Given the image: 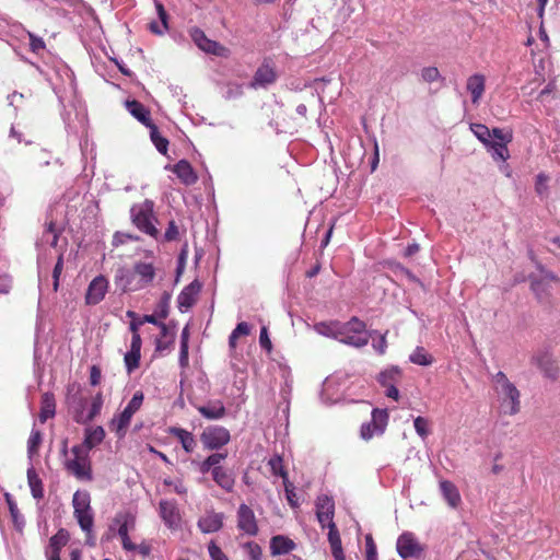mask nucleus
Masks as SVG:
<instances>
[{
    "label": "nucleus",
    "mask_w": 560,
    "mask_h": 560,
    "mask_svg": "<svg viewBox=\"0 0 560 560\" xmlns=\"http://www.w3.org/2000/svg\"><path fill=\"white\" fill-rule=\"evenodd\" d=\"M244 549L248 553L250 560H261L262 550L255 541L245 542Z\"/></svg>",
    "instance_id": "603ef678"
},
{
    "label": "nucleus",
    "mask_w": 560,
    "mask_h": 560,
    "mask_svg": "<svg viewBox=\"0 0 560 560\" xmlns=\"http://www.w3.org/2000/svg\"><path fill=\"white\" fill-rule=\"evenodd\" d=\"M317 521L322 528H328L335 517V501L328 494H320L315 502Z\"/></svg>",
    "instance_id": "4468645a"
},
{
    "label": "nucleus",
    "mask_w": 560,
    "mask_h": 560,
    "mask_svg": "<svg viewBox=\"0 0 560 560\" xmlns=\"http://www.w3.org/2000/svg\"><path fill=\"white\" fill-rule=\"evenodd\" d=\"M173 342L174 338H171L170 340H165V338H158L155 342V349L156 351L168 350V348L172 347Z\"/></svg>",
    "instance_id": "774afa93"
},
{
    "label": "nucleus",
    "mask_w": 560,
    "mask_h": 560,
    "mask_svg": "<svg viewBox=\"0 0 560 560\" xmlns=\"http://www.w3.org/2000/svg\"><path fill=\"white\" fill-rule=\"evenodd\" d=\"M486 79L483 74H472L467 79V90L470 93L471 102L477 104L482 97Z\"/></svg>",
    "instance_id": "c756f323"
},
{
    "label": "nucleus",
    "mask_w": 560,
    "mask_h": 560,
    "mask_svg": "<svg viewBox=\"0 0 560 560\" xmlns=\"http://www.w3.org/2000/svg\"><path fill=\"white\" fill-rule=\"evenodd\" d=\"M492 137H494L495 139H490L488 150H491L492 158L494 160H501V162H505V160L510 158L509 143L513 139V132L511 131V129L504 131V129L502 128H493Z\"/></svg>",
    "instance_id": "6e6552de"
},
{
    "label": "nucleus",
    "mask_w": 560,
    "mask_h": 560,
    "mask_svg": "<svg viewBox=\"0 0 560 560\" xmlns=\"http://www.w3.org/2000/svg\"><path fill=\"white\" fill-rule=\"evenodd\" d=\"M142 338L141 336H131L130 350L141 359Z\"/></svg>",
    "instance_id": "69168bd1"
},
{
    "label": "nucleus",
    "mask_w": 560,
    "mask_h": 560,
    "mask_svg": "<svg viewBox=\"0 0 560 560\" xmlns=\"http://www.w3.org/2000/svg\"><path fill=\"white\" fill-rule=\"evenodd\" d=\"M155 214L153 210V202L152 201H144L140 206H133L131 207V221L137 228L148 234L149 236H152L154 238H158L160 232L154 223Z\"/></svg>",
    "instance_id": "39448f33"
},
{
    "label": "nucleus",
    "mask_w": 560,
    "mask_h": 560,
    "mask_svg": "<svg viewBox=\"0 0 560 560\" xmlns=\"http://www.w3.org/2000/svg\"><path fill=\"white\" fill-rule=\"evenodd\" d=\"M376 378L380 385L384 387L385 395L388 398H393L395 400H398L400 398V393L397 387L398 383H400L402 378V372L400 368H387L384 371L380 372Z\"/></svg>",
    "instance_id": "9d476101"
},
{
    "label": "nucleus",
    "mask_w": 560,
    "mask_h": 560,
    "mask_svg": "<svg viewBox=\"0 0 560 560\" xmlns=\"http://www.w3.org/2000/svg\"><path fill=\"white\" fill-rule=\"evenodd\" d=\"M440 491L448 506L456 509L460 505L462 497L458 491V488L456 487V485L453 483V481H440Z\"/></svg>",
    "instance_id": "393cba45"
},
{
    "label": "nucleus",
    "mask_w": 560,
    "mask_h": 560,
    "mask_svg": "<svg viewBox=\"0 0 560 560\" xmlns=\"http://www.w3.org/2000/svg\"><path fill=\"white\" fill-rule=\"evenodd\" d=\"M366 560H377V546L371 534L365 537Z\"/></svg>",
    "instance_id": "6e6d98bb"
},
{
    "label": "nucleus",
    "mask_w": 560,
    "mask_h": 560,
    "mask_svg": "<svg viewBox=\"0 0 560 560\" xmlns=\"http://www.w3.org/2000/svg\"><path fill=\"white\" fill-rule=\"evenodd\" d=\"M135 273L136 277H139L136 281V284L139 285V290L144 289V287L152 284L155 278V268L152 262H135Z\"/></svg>",
    "instance_id": "412c9836"
},
{
    "label": "nucleus",
    "mask_w": 560,
    "mask_h": 560,
    "mask_svg": "<svg viewBox=\"0 0 560 560\" xmlns=\"http://www.w3.org/2000/svg\"><path fill=\"white\" fill-rule=\"evenodd\" d=\"M409 360L419 365H430L433 362L431 354L421 346L416 347V349L410 353Z\"/></svg>",
    "instance_id": "4c0bfd02"
},
{
    "label": "nucleus",
    "mask_w": 560,
    "mask_h": 560,
    "mask_svg": "<svg viewBox=\"0 0 560 560\" xmlns=\"http://www.w3.org/2000/svg\"><path fill=\"white\" fill-rule=\"evenodd\" d=\"M108 280L104 276L95 277L91 283H89L85 292L86 304H97L102 302L108 290Z\"/></svg>",
    "instance_id": "2eb2a0df"
},
{
    "label": "nucleus",
    "mask_w": 560,
    "mask_h": 560,
    "mask_svg": "<svg viewBox=\"0 0 560 560\" xmlns=\"http://www.w3.org/2000/svg\"><path fill=\"white\" fill-rule=\"evenodd\" d=\"M125 106L136 119H138L141 124L149 128L150 122L152 120L149 107L143 105V103L136 101V98H132L131 101H126Z\"/></svg>",
    "instance_id": "b1692460"
},
{
    "label": "nucleus",
    "mask_w": 560,
    "mask_h": 560,
    "mask_svg": "<svg viewBox=\"0 0 560 560\" xmlns=\"http://www.w3.org/2000/svg\"><path fill=\"white\" fill-rule=\"evenodd\" d=\"M190 37L192 42L196 43V45L199 47V49L206 51V54L221 56L222 58H229L231 55V49L226 48L224 45H221L218 40L209 39L205 31H202L200 27L190 28Z\"/></svg>",
    "instance_id": "0eeeda50"
},
{
    "label": "nucleus",
    "mask_w": 560,
    "mask_h": 560,
    "mask_svg": "<svg viewBox=\"0 0 560 560\" xmlns=\"http://www.w3.org/2000/svg\"><path fill=\"white\" fill-rule=\"evenodd\" d=\"M295 545L292 538L285 536H276L270 540L271 555H285L294 550Z\"/></svg>",
    "instance_id": "72a5a7b5"
},
{
    "label": "nucleus",
    "mask_w": 560,
    "mask_h": 560,
    "mask_svg": "<svg viewBox=\"0 0 560 560\" xmlns=\"http://www.w3.org/2000/svg\"><path fill=\"white\" fill-rule=\"evenodd\" d=\"M56 398L52 393H44L40 399L39 421L46 423L56 415Z\"/></svg>",
    "instance_id": "c85d7f7f"
},
{
    "label": "nucleus",
    "mask_w": 560,
    "mask_h": 560,
    "mask_svg": "<svg viewBox=\"0 0 560 560\" xmlns=\"http://www.w3.org/2000/svg\"><path fill=\"white\" fill-rule=\"evenodd\" d=\"M102 407H103V394L98 393L92 399L90 410L86 411V423H89V421H92L93 419H95L96 416L100 415Z\"/></svg>",
    "instance_id": "a18cd8bd"
},
{
    "label": "nucleus",
    "mask_w": 560,
    "mask_h": 560,
    "mask_svg": "<svg viewBox=\"0 0 560 560\" xmlns=\"http://www.w3.org/2000/svg\"><path fill=\"white\" fill-rule=\"evenodd\" d=\"M327 528H328L327 537H328V541L330 545V550H331V555H332L334 559L335 560H346L345 551H343L342 545H341V536H340V533L338 530V527H337L335 521H332Z\"/></svg>",
    "instance_id": "5701e85b"
},
{
    "label": "nucleus",
    "mask_w": 560,
    "mask_h": 560,
    "mask_svg": "<svg viewBox=\"0 0 560 560\" xmlns=\"http://www.w3.org/2000/svg\"><path fill=\"white\" fill-rule=\"evenodd\" d=\"M237 518V529L250 537L257 535L259 533V527L257 523V516L250 506L246 505V503H242L236 512Z\"/></svg>",
    "instance_id": "ddd939ff"
},
{
    "label": "nucleus",
    "mask_w": 560,
    "mask_h": 560,
    "mask_svg": "<svg viewBox=\"0 0 560 560\" xmlns=\"http://www.w3.org/2000/svg\"><path fill=\"white\" fill-rule=\"evenodd\" d=\"M373 348L380 354H384V352H386V349H387V336H386V334H382L380 336V339L377 341H374Z\"/></svg>",
    "instance_id": "0e129e2a"
},
{
    "label": "nucleus",
    "mask_w": 560,
    "mask_h": 560,
    "mask_svg": "<svg viewBox=\"0 0 560 560\" xmlns=\"http://www.w3.org/2000/svg\"><path fill=\"white\" fill-rule=\"evenodd\" d=\"M63 271V254H59L52 269V290L57 291L60 284V276Z\"/></svg>",
    "instance_id": "49530a36"
},
{
    "label": "nucleus",
    "mask_w": 560,
    "mask_h": 560,
    "mask_svg": "<svg viewBox=\"0 0 560 560\" xmlns=\"http://www.w3.org/2000/svg\"><path fill=\"white\" fill-rule=\"evenodd\" d=\"M27 477H28V483H30V487L32 490L33 498L42 499L44 495V488H43L40 479H38L36 474L32 472V471L27 472Z\"/></svg>",
    "instance_id": "37998d69"
},
{
    "label": "nucleus",
    "mask_w": 560,
    "mask_h": 560,
    "mask_svg": "<svg viewBox=\"0 0 560 560\" xmlns=\"http://www.w3.org/2000/svg\"><path fill=\"white\" fill-rule=\"evenodd\" d=\"M396 549L402 559L407 557H420L424 552V547L419 542L413 533H402L397 538Z\"/></svg>",
    "instance_id": "f8f14e48"
},
{
    "label": "nucleus",
    "mask_w": 560,
    "mask_h": 560,
    "mask_svg": "<svg viewBox=\"0 0 560 560\" xmlns=\"http://www.w3.org/2000/svg\"><path fill=\"white\" fill-rule=\"evenodd\" d=\"M226 457V454H221V453H214V454H211L209 455L206 459H203V462L200 464L199 466V469L201 472H209V471H213V468L214 467H218L220 463H222V460H224Z\"/></svg>",
    "instance_id": "ea45409f"
},
{
    "label": "nucleus",
    "mask_w": 560,
    "mask_h": 560,
    "mask_svg": "<svg viewBox=\"0 0 560 560\" xmlns=\"http://www.w3.org/2000/svg\"><path fill=\"white\" fill-rule=\"evenodd\" d=\"M74 515H79L83 509H90V493L88 492H75L72 499Z\"/></svg>",
    "instance_id": "a19ab883"
},
{
    "label": "nucleus",
    "mask_w": 560,
    "mask_h": 560,
    "mask_svg": "<svg viewBox=\"0 0 560 560\" xmlns=\"http://www.w3.org/2000/svg\"><path fill=\"white\" fill-rule=\"evenodd\" d=\"M68 405L75 423H86V398L80 393H75L68 397Z\"/></svg>",
    "instance_id": "6ab92c4d"
},
{
    "label": "nucleus",
    "mask_w": 560,
    "mask_h": 560,
    "mask_svg": "<svg viewBox=\"0 0 560 560\" xmlns=\"http://www.w3.org/2000/svg\"><path fill=\"white\" fill-rule=\"evenodd\" d=\"M148 128L150 129L151 140L155 144L158 151L162 154L167 153L168 140L161 136L158 125H155L152 119Z\"/></svg>",
    "instance_id": "c9c22d12"
},
{
    "label": "nucleus",
    "mask_w": 560,
    "mask_h": 560,
    "mask_svg": "<svg viewBox=\"0 0 560 560\" xmlns=\"http://www.w3.org/2000/svg\"><path fill=\"white\" fill-rule=\"evenodd\" d=\"M389 413L386 409H373L372 419L363 423L360 428V436L364 441H370L374 436H381L388 425Z\"/></svg>",
    "instance_id": "423d86ee"
},
{
    "label": "nucleus",
    "mask_w": 560,
    "mask_h": 560,
    "mask_svg": "<svg viewBox=\"0 0 560 560\" xmlns=\"http://www.w3.org/2000/svg\"><path fill=\"white\" fill-rule=\"evenodd\" d=\"M116 284L120 285L122 291H135L139 290V285L136 284L135 267L132 270L128 268H118L115 275Z\"/></svg>",
    "instance_id": "cd10ccee"
},
{
    "label": "nucleus",
    "mask_w": 560,
    "mask_h": 560,
    "mask_svg": "<svg viewBox=\"0 0 560 560\" xmlns=\"http://www.w3.org/2000/svg\"><path fill=\"white\" fill-rule=\"evenodd\" d=\"M82 530L90 534L93 527V512L89 505V510H83L75 516Z\"/></svg>",
    "instance_id": "79ce46f5"
},
{
    "label": "nucleus",
    "mask_w": 560,
    "mask_h": 560,
    "mask_svg": "<svg viewBox=\"0 0 560 560\" xmlns=\"http://www.w3.org/2000/svg\"><path fill=\"white\" fill-rule=\"evenodd\" d=\"M102 378V369L97 364H92L90 368V384L92 386L100 385Z\"/></svg>",
    "instance_id": "e2e57ef3"
},
{
    "label": "nucleus",
    "mask_w": 560,
    "mask_h": 560,
    "mask_svg": "<svg viewBox=\"0 0 560 560\" xmlns=\"http://www.w3.org/2000/svg\"><path fill=\"white\" fill-rule=\"evenodd\" d=\"M200 441L205 450H220L231 442V432L223 427H209L201 433Z\"/></svg>",
    "instance_id": "1a4fd4ad"
},
{
    "label": "nucleus",
    "mask_w": 560,
    "mask_h": 560,
    "mask_svg": "<svg viewBox=\"0 0 560 560\" xmlns=\"http://www.w3.org/2000/svg\"><path fill=\"white\" fill-rule=\"evenodd\" d=\"M171 436L177 438L186 454H191L197 446V441L191 432L183 428H170Z\"/></svg>",
    "instance_id": "bb28decb"
},
{
    "label": "nucleus",
    "mask_w": 560,
    "mask_h": 560,
    "mask_svg": "<svg viewBox=\"0 0 560 560\" xmlns=\"http://www.w3.org/2000/svg\"><path fill=\"white\" fill-rule=\"evenodd\" d=\"M43 442V435L40 431H32L27 441V453L30 456L36 455L40 444Z\"/></svg>",
    "instance_id": "c03bdc74"
},
{
    "label": "nucleus",
    "mask_w": 560,
    "mask_h": 560,
    "mask_svg": "<svg viewBox=\"0 0 560 560\" xmlns=\"http://www.w3.org/2000/svg\"><path fill=\"white\" fill-rule=\"evenodd\" d=\"M421 78L427 82L440 80L441 74L438 67H424L421 70Z\"/></svg>",
    "instance_id": "4d7b16f0"
},
{
    "label": "nucleus",
    "mask_w": 560,
    "mask_h": 560,
    "mask_svg": "<svg viewBox=\"0 0 560 560\" xmlns=\"http://www.w3.org/2000/svg\"><path fill=\"white\" fill-rule=\"evenodd\" d=\"M371 338V334L366 330V324L364 320L353 316L347 323H340L339 341L361 348L368 346Z\"/></svg>",
    "instance_id": "7ed1b4c3"
},
{
    "label": "nucleus",
    "mask_w": 560,
    "mask_h": 560,
    "mask_svg": "<svg viewBox=\"0 0 560 560\" xmlns=\"http://www.w3.org/2000/svg\"><path fill=\"white\" fill-rule=\"evenodd\" d=\"M70 534L67 529L60 528L52 537L49 538V546L46 550L48 560H60V550L67 546Z\"/></svg>",
    "instance_id": "f3484780"
},
{
    "label": "nucleus",
    "mask_w": 560,
    "mask_h": 560,
    "mask_svg": "<svg viewBox=\"0 0 560 560\" xmlns=\"http://www.w3.org/2000/svg\"><path fill=\"white\" fill-rule=\"evenodd\" d=\"M189 346L182 345L180 342V354H179V364L182 368H186L189 361V354H188Z\"/></svg>",
    "instance_id": "338daca9"
},
{
    "label": "nucleus",
    "mask_w": 560,
    "mask_h": 560,
    "mask_svg": "<svg viewBox=\"0 0 560 560\" xmlns=\"http://www.w3.org/2000/svg\"><path fill=\"white\" fill-rule=\"evenodd\" d=\"M140 360L141 359L138 357V354H136L135 351L132 350H129L125 354V365L127 368L128 373H132L133 370L139 368Z\"/></svg>",
    "instance_id": "864d4df0"
},
{
    "label": "nucleus",
    "mask_w": 560,
    "mask_h": 560,
    "mask_svg": "<svg viewBox=\"0 0 560 560\" xmlns=\"http://www.w3.org/2000/svg\"><path fill=\"white\" fill-rule=\"evenodd\" d=\"M212 478L225 491H232L235 485L234 477L225 468L221 467L220 464L218 467L212 468Z\"/></svg>",
    "instance_id": "473e14b6"
},
{
    "label": "nucleus",
    "mask_w": 560,
    "mask_h": 560,
    "mask_svg": "<svg viewBox=\"0 0 560 560\" xmlns=\"http://www.w3.org/2000/svg\"><path fill=\"white\" fill-rule=\"evenodd\" d=\"M208 551L212 560H230L228 556L224 555L223 550H221L220 546L215 545L213 541L209 544Z\"/></svg>",
    "instance_id": "bf43d9fd"
},
{
    "label": "nucleus",
    "mask_w": 560,
    "mask_h": 560,
    "mask_svg": "<svg viewBox=\"0 0 560 560\" xmlns=\"http://www.w3.org/2000/svg\"><path fill=\"white\" fill-rule=\"evenodd\" d=\"M120 521H124L128 530L136 528V515H133L132 512H122L121 514H118L115 518V522Z\"/></svg>",
    "instance_id": "13d9d810"
},
{
    "label": "nucleus",
    "mask_w": 560,
    "mask_h": 560,
    "mask_svg": "<svg viewBox=\"0 0 560 560\" xmlns=\"http://www.w3.org/2000/svg\"><path fill=\"white\" fill-rule=\"evenodd\" d=\"M159 514L167 528L172 530L182 528V512L177 502L163 499L159 503Z\"/></svg>",
    "instance_id": "9b49d317"
},
{
    "label": "nucleus",
    "mask_w": 560,
    "mask_h": 560,
    "mask_svg": "<svg viewBox=\"0 0 560 560\" xmlns=\"http://www.w3.org/2000/svg\"><path fill=\"white\" fill-rule=\"evenodd\" d=\"M259 343L268 352L272 351V343L267 327H262L259 334Z\"/></svg>",
    "instance_id": "680f3d73"
},
{
    "label": "nucleus",
    "mask_w": 560,
    "mask_h": 560,
    "mask_svg": "<svg viewBox=\"0 0 560 560\" xmlns=\"http://www.w3.org/2000/svg\"><path fill=\"white\" fill-rule=\"evenodd\" d=\"M534 360L547 377L557 378L559 376L560 369L550 354L541 353L536 355Z\"/></svg>",
    "instance_id": "a878e982"
},
{
    "label": "nucleus",
    "mask_w": 560,
    "mask_h": 560,
    "mask_svg": "<svg viewBox=\"0 0 560 560\" xmlns=\"http://www.w3.org/2000/svg\"><path fill=\"white\" fill-rule=\"evenodd\" d=\"M199 415L207 420H220L226 415V407L221 399H210L203 406H195Z\"/></svg>",
    "instance_id": "a211bd4d"
},
{
    "label": "nucleus",
    "mask_w": 560,
    "mask_h": 560,
    "mask_svg": "<svg viewBox=\"0 0 560 560\" xmlns=\"http://www.w3.org/2000/svg\"><path fill=\"white\" fill-rule=\"evenodd\" d=\"M62 453L66 456L63 467L67 472L80 481H92L93 467L90 455L83 444L74 445L68 455L67 441L63 442Z\"/></svg>",
    "instance_id": "f257e3e1"
},
{
    "label": "nucleus",
    "mask_w": 560,
    "mask_h": 560,
    "mask_svg": "<svg viewBox=\"0 0 560 560\" xmlns=\"http://www.w3.org/2000/svg\"><path fill=\"white\" fill-rule=\"evenodd\" d=\"M171 299H172V294L168 292H164L161 296L159 304H158V314L162 319H165V317H167V315H168Z\"/></svg>",
    "instance_id": "09e8293b"
},
{
    "label": "nucleus",
    "mask_w": 560,
    "mask_h": 560,
    "mask_svg": "<svg viewBox=\"0 0 560 560\" xmlns=\"http://www.w3.org/2000/svg\"><path fill=\"white\" fill-rule=\"evenodd\" d=\"M277 78V72L268 62H264L257 68L254 75L253 85H267L272 84Z\"/></svg>",
    "instance_id": "7c9ffc66"
},
{
    "label": "nucleus",
    "mask_w": 560,
    "mask_h": 560,
    "mask_svg": "<svg viewBox=\"0 0 560 560\" xmlns=\"http://www.w3.org/2000/svg\"><path fill=\"white\" fill-rule=\"evenodd\" d=\"M495 390L501 399V407L504 415L515 416L521 411L522 401L521 393L510 380H508L504 372H497L494 375Z\"/></svg>",
    "instance_id": "f03ea898"
},
{
    "label": "nucleus",
    "mask_w": 560,
    "mask_h": 560,
    "mask_svg": "<svg viewBox=\"0 0 560 560\" xmlns=\"http://www.w3.org/2000/svg\"><path fill=\"white\" fill-rule=\"evenodd\" d=\"M413 427L421 438H427L430 434V422L428 419L423 418V416H418L413 420Z\"/></svg>",
    "instance_id": "de8ad7c7"
},
{
    "label": "nucleus",
    "mask_w": 560,
    "mask_h": 560,
    "mask_svg": "<svg viewBox=\"0 0 560 560\" xmlns=\"http://www.w3.org/2000/svg\"><path fill=\"white\" fill-rule=\"evenodd\" d=\"M105 436L106 432L102 427L85 429V434L82 443L89 455L90 451H92L93 447L100 445V443L104 441Z\"/></svg>",
    "instance_id": "2f4dec72"
},
{
    "label": "nucleus",
    "mask_w": 560,
    "mask_h": 560,
    "mask_svg": "<svg viewBox=\"0 0 560 560\" xmlns=\"http://www.w3.org/2000/svg\"><path fill=\"white\" fill-rule=\"evenodd\" d=\"M200 291L201 283L198 280H192L190 284L186 285L177 298L179 310L183 312L194 306V304L197 302Z\"/></svg>",
    "instance_id": "dca6fc26"
},
{
    "label": "nucleus",
    "mask_w": 560,
    "mask_h": 560,
    "mask_svg": "<svg viewBox=\"0 0 560 560\" xmlns=\"http://www.w3.org/2000/svg\"><path fill=\"white\" fill-rule=\"evenodd\" d=\"M340 325L339 320H329L315 324L314 329L325 337L336 338L339 341Z\"/></svg>",
    "instance_id": "f704fd0d"
},
{
    "label": "nucleus",
    "mask_w": 560,
    "mask_h": 560,
    "mask_svg": "<svg viewBox=\"0 0 560 560\" xmlns=\"http://www.w3.org/2000/svg\"><path fill=\"white\" fill-rule=\"evenodd\" d=\"M268 466L270 467V470L273 476H280L283 480V485L285 480H288V471L283 465V458L279 457V455H275L269 459Z\"/></svg>",
    "instance_id": "58836bf2"
},
{
    "label": "nucleus",
    "mask_w": 560,
    "mask_h": 560,
    "mask_svg": "<svg viewBox=\"0 0 560 560\" xmlns=\"http://www.w3.org/2000/svg\"><path fill=\"white\" fill-rule=\"evenodd\" d=\"M179 236V228L175 220H171L167 224V228L164 232V241L173 242L177 241Z\"/></svg>",
    "instance_id": "5fc2aeb1"
},
{
    "label": "nucleus",
    "mask_w": 560,
    "mask_h": 560,
    "mask_svg": "<svg viewBox=\"0 0 560 560\" xmlns=\"http://www.w3.org/2000/svg\"><path fill=\"white\" fill-rule=\"evenodd\" d=\"M27 35L30 39V49L34 54H40V51L44 50L46 47L43 37L34 35V33L32 32H28Z\"/></svg>",
    "instance_id": "8fccbe9b"
},
{
    "label": "nucleus",
    "mask_w": 560,
    "mask_h": 560,
    "mask_svg": "<svg viewBox=\"0 0 560 560\" xmlns=\"http://www.w3.org/2000/svg\"><path fill=\"white\" fill-rule=\"evenodd\" d=\"M173 172L184 185H194L198 182V176L191 163L186 161V159L175 163Z\"/></svg>",
    "instance_id": "4be33fe9"
},
{
    "label": "nucleus",
    "mask_w": 560,
    "mask_h": 560,
    "mask_svg": "<svg viewBox=\"0 0 560 560\" xmlns=\"http://www.w3.org/2000/svg\"><path fill=\"white\" fill-rule=\"evenodd\" d=\"M470 130L474 136L489 149V143H491L492 129L487 127L485 124H470Z\"/></svg>",
    "instance_id": "e433bc0d"
},
{
    "label": "nucleus",
    "mask_w": 560,
    "mask_h": 560,
    "mask_svg": "<svg viewBox=\"0 0 560 560\" xmlns=\"http://www.w3.org/2000/svg\"><path fill=\"white\" fill-rule=\"evenodd\" d=\"M144 400V394L142 390H136V393L130 398L129 402L127 404L126 408L119 413L116 415L110 423L109 428L113 432L116 433L118 438L126 436V432L128 430V427L132 420V417L137 411L140 410L142 402Z\"/></svg>",
    "instance_id": "20e7f679"
},
{
    "label": "nucleus",
    "mask_w": 560,
    "mask_h": 560,
    "mask_svg": "<svg viewBox=\"0 0 560 560\" xmlns=\"http://www.w3.org/2000/svg\"><path fill=\"white\" fill-rule=\"evenodd\" d=\"M198 527L202 533H217L224 525V514L220 512H209L198 520Z\"/></svg>",
    "instance_id": "aec40b11"
},
{
    "label": "nucleus",
    "mask_w": 560,
    "mask_h": 560,
    "mask_svg": "<svg viewBox=\"0 0 560 560\" xmlns=\"http://www.w3.org/2000/svg\"><path fill=\"white\" fill-rule=\"evenodd\" d=\"M155 7H156L158 15L160 18V21L162 23V28H163V32H164V30L168 28V13H167V11L164 8L162 2L156 1L155 2Z\"/></svg>",
    "instance_id": "052dcab7"
},
{
    "label": "nucleus",
    "mask_w": 560,
    "mask_h": 560,
    "mask_svg": "<svg viewBox=\"0 0 560 560\" xmlns=\"http://www.w3.org/2000/svg\"><path fill=\"white\" fill-rule=\"evenodd\" d=\"M284 493H285V498L288 499L289 505L291 508H298L299 501L296 498L295 488L293 487L291 481H289V479L285 480V482H284Z\"/></svg>",
    "instance_id": "3c124183"
}]
</instances>
